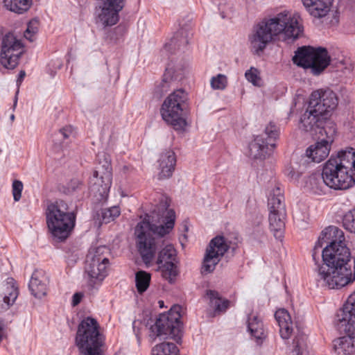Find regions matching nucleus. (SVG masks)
<instances>
[{"label": "nucleus", "instance_id": "nucleus-18", "mask_svg": "<svg viewBox=\"0 0 355 355\" xmlns=\"http://www.w3.org/2000/svg\"><path fill=\"white\" fill-rule=\"evenodd\" d=\"M317 103V107L319 113H322L327 116V114L334 110L338 105V100L335 92L330 89H318L313 91L309 97V101Z\"/></svg>", "mask_w": 355, "mask_h": 355}, {"label": "nucleus", "instance_id": "nucleus-16", "mask_svg": "<svg viewBox=\"0 0 355 355\" xmlns=\"http://www.w3.org/2000/svg\"><path fill=\"white\" fill-rule=\"evenodd\" d=\"M110 265L108 258L99 253L98 249L94 254L89 253L87 257L85 272L90 279V284L101 282L107 275Z\"/></svg>", "mask_w": 355, "mask_h": 355}, {"label": "nucleus", "instance_id": "nucleus-11", "mask_svg": "<svg viewBox=\"0 0 355 355\" xmlns=\"http://www.w3.org/2000/svg\"><path fill=\"white\" fill-rule=\"evenodd\" d=\"M112 183V168L110 162L105 160L95 168L90 178L89 187L92 192L99 195L100 200H106Z\"/></svg>", "mask_w": 355, "mask_h": 355}, {"label": "nucleus", "instance_id": "nucleus-17", "mask_svg": "<svg viewBox=\"0 0 355 355\" xmlns=\"http://www.w3.org/2000/svg\"><path fill=\"white\" fill-rule=\"evenodd\" d=\"M336 322L340 331L355 333V291L348 297L343 307L337 313Z\"/></svg>", "mask_w": 355, "mask_h": 355}, {"label": "nucleus", "instance_id": "nucleus-26", "mask_svg": "<svg viewBox=\"0 0 355 355\" xmlns=\"http://www.w3.org/2000/svg\"><path fill=\"white\" fill-rule=\"evenodd\" d=\"M248 329L257 343H261L266 337L262 321L258 316L250 314L248 318Z\"/></svg>", "mask_w": 355, "mask_h": 355}, {"label": "nucleus", "instance_id": "nucleus-49", "mask_svg": "<svg viewBox=\"0 0 355 355\" xmlns=\"http://www.w3.org/2000/svg\"><path fill=\"white\" fill-rule=\"evenodd\" d=\"M3 329H4V324L2 321H0V341L2 339Z\"/></svg>", "mask_w": 355, "mask_h": 355}, {"label": "nucleus", "instance_id": "nucleus-12", "mask_svg": "<svg viewBox=\"0 0 355 355\" xmlns=\"http://www.w3.org/2000/svg\"><path fill=\"white\" fill-rule=\"evenodd\" d=\"M336 125L329 122L321 131H324V136L317 135L318 140L315 145L311 146L306 151V155L314 162L323 161L329 154L331 144L336 135Z\"/></svg>", "mask_w": 355, "mask_h": 355}, {"label": "nucleus", "instance_id": "nucleus-22", "mask_svg": "<svg viewBox=\"0 0 355 355\" xmlns=\"http://www.w3.org/2000/svg\"><path fill=\"white\" fill-rule=\"evenodd\" d=\"M275 318L279 327V334L284 340L288 339L293 329L291 317L285 309H278L275 313Z\"/></svg>", "mask_w": 355, "mask_h": 355}, {"label": "nucleus", "instance_id": "nucleus-29", "mask_svg": "<svg viewBox=\"0 0 355 355\" xmlns=\"http://www.w3.org/2000/svg\"><path fill=\"white\" fill-rule=\"evenodd\" d=\"M207 295L210 299V302L215 307L216 312H225L230 306V300L220 297L217 291L209 290Z\"/></svg>", "mask_w": 355, "mask_h": 355}, {"label": "nucleus", "instance_id": "nucleus-21", "mask_svg": "<svg viewBox=\"0 0 355 355\" xmlns=\"http://www.w3.org/2000/svg\"><path fill=\"white\" fill-rule=\"evenodd\" d=\"M333 0H302L308 12L314 17L321 18L330 10Z\"/></svg>", "mask_w": 355, "mask_h": 355}, {"label": "nucleus", "instance_id": "nucleus-24", "mask_svg": "<svg viewBox=\"0 0 355 355\" xmlns=\"http://www.w3.org/2000/svg\"><path fill=\"white\" fill-rule=\"evenodd\" d=\"M284 212H270V230L277 239L282 240L284 237L285 223L284 221Z\"/></svg>", "mask_w": 355, "mask_h": 355}, {"label": "nucleus", "instance_id": "nucleus-1", "mask_svg": "<svg viewBox=\"0 0 355 355\" xmlns=\"http://www.w3.org/2000/svg\"><path fill=\"white\" fill-rule=\"evenodd\" d=\"M324 236L331 239L330 244L322 250L323 263L318 267L320 279L322 280L329 288H336L333 285L338 282L345 272L350 273L351 253L345 244L343 232L336 226H329L324 229Z\"/></svg>", "mask_w": 355, "mask_h": 355}, {"label": "nucleus", "instance_id": "nucleus-34", "mask_svg": "<svg viewBox=\"0 0 355 355\" xmlns=\"http://www.w3.org/2000/svg\"><path fill=\"white\" fill-rule=\"evenodd\" d=\"M153 355H179V349L174 343L164 342L153 348Z\"/></svg>", "mask_w": 355, "mask_h": 355}, {"label": "nucleus", "instance_id": "nucleus-2", "mask_svg": "<svg viewBox=\"0 0 355 355\" xmlns=\"http://www.w3.org/2000/svg\"><path fill=\"white\" fill-rule=\"evenodd\" d=\"M303 30L300 15L284 10L257 24L250 41L252 48L258 53L262 52L275 37L283 34L286 38L297 39L302 34Z\"/></svg>", "mask_w": 355, "mask_h": 355}, {"label": "nucleus", "instance_id": "nucleus-42", "mask_svg": "<svg viewBox=\"0 0 355 355\" xmlns=\"http://www.w3.org/2000/svg\"><path fill=\"white\" fill-rule=\"evenodd\" d=\"M38 21L37 20H31L27 25V28L24 32V37L29 41L34 40V36L37 32Z\"/></svg>", "mask_w": 355, "mask_h": 355}, {"label": "nucleus", "instance_id": "nucleus-43", "mask_svg": "<svg viewBox=\"0 0 355 355\" xmlns=\"http://www.w3.org/2000/svg\"><path fill=\"white\" fill-rule=\"evenodd\" d=\"M24 188L23 183L20 180H15L12 182V191L13 195V198L15 202H17L20 200L21 197V192Z\"/></svg>", "mask_w": 355, "mask_h": 355}, {"label": "nucleus", "instance_id": "nucleus-15", "mask_svg": "<svg viewBox=\"0 0 355 355\" xmlns=\"http://www.w3.org/2000/svg\"><path fill=\"white\" fill-rule=\"evenodd\" d=\"M317 107V103L313 99L309 101L306 111L302 114L300 118V128L306 132H310L313 135L324 136V131H321L326 127L329 122H333L331 120H327V116L322 113H319Z\"/></svg>", "mask_w": 355, "mask_h": 355}, {"label": "nucleus", "instance_id": "nucleus-10", "mask_svg": "<svg viewBox=\"0 0 355 355\" xmlns=\"http://www.w3.org/2000/svg\"><path fill=\"white\" fill-rule=\"evenodd\" d=\"M24 52V44L21 40L13 33H8L3 37L0 60L4 67L10 69H15L18 65L19 58Z\"/></svg>", "mask_w": 355, "mask_h": 355}, {"label": "nucleus", "instance_id": "nucleus-39", "mask_svg": "<svg viewBox=\"0 0 355 355\" xmlns=\"http://www.w3.org/2000/svg\"><path fill=\"white\" fill-rule=\"evenodd\" d=\"M121 214L119 207L114 206L102 210L101 215L103 223H108L119 217Z\"/></svg>", "mask_w": 355, "mask_h": 355}, {"label": "nucleus", "instance_id": "nucleus-3", "mask_svg": "<svg viewBox=\"0 0 355 355\" xmlns=\"http://www.w3.org/2000/svg\"><path fill=\"white\" fill-rule=\"evenodd\" d=\"M322 178L335 190H345L355 184V149L346 148L331 155L323 166Z\"/></svg>", "mask_w": 355, "mask_h": 355}, {"label": "nucleus", "instance_id": "nucleus-19", "mask_svg": "<svg viewBox=\"0 0 355 355\" xmlns=\"http://www.w3.org/2000/svg\"><path fill=\"white\" fill-rule=\"evenodd\" d=\"M49 279L42 270H35L32 274L28 287L35 297L42 298L47 294Z\"/></svg>", "mask_w": 355, "mask_h": 355}, {"label": "nucleus", "instance_id": "nucleus-13", "mask_svg": "<svg viewBox=\"0 0 355 355\" xmlns=\"http://www.w3.org/2000/svg\"><path fill=\"white\" fill-rule=\"evenodd\" d=\"M125 0H98L96 7V23L104 28L116 24L119 13L123 9Z\"/></svg>", "mask_w": 355, "mask_h": 355}, {"label": "nucleus", "instance_id": "nucleus-35", "mask_svg": "<svg viewBox=\"0 0 355 355\" xmlns=\"http://www.w3.org/2000/svg\"><path fill=\"white\" fill-rule=\"evenodd\" d=\"M176 250L172 245H166L159 253L157 264L160 265L168 261H176Z\"/></svg>", "mask_w": 355, "mask_h": 355}, {"label": "nucleus", "instance_id": "nucleus-46", "mask_svg": "<svg viewBox=\"0 0 355 355\" xmlns=\"http://www.w3.org/2000/svg\"><path fill=\"white\" fill-rule=\"evenodd\" d=\"M83 294L80 293H76L72 297V306H77L81 301L83 298Z\"/></svg>", "mask_w": 355, "mask_h": 355}, {"label": "nucleus", "instance_id": "nucleus-33", "mask_svg": "<svg viewBox=\"0 0 355 355\" xmlns=\"http://www.w3.org/2000/svg\"><path fill=\"white\" fill-rule=\"evenodd\" d=\"M6 286L7 291L3 297V302L9 306L12 305L17 298L19 291L13 278L7 279Z\"/></svg>", "mask_w": 355, "mask_h": 355}, {"label": "nucleus", "instance_id": "nucleus-38", "mask_svg": "<svg viewBox=\"0 0 355 355\" xmlns=\"http://www.w3.org/2000/svg\"><path fill=\"white\" fill-rule=\"evenodd\" d=\"M227 84V77L222 73L213 76L210 80L211 87L215 90H224Z\"/></svg>", "mask_w": 355, "mask_h": 355}, {"label": "nucleus", "instance_id": "nucleus-36", "mask_svg": "<svg viewBox=\"0 0 355 355\" xmlns=\"http://www.w3.org/2000/svg\"><path fill=\"white\" fill-rule=\"evenodd\" d=\"M306 336L297 330L293 340V355H302V351L306 346Z\"/></svg>", "mask_w": 355, "mask_h": 355}, {"label": "nucleus", "instance_id": "nucleus-47", "mask_svg": "<svg viewBox=\"0 0 355 355\" xmlns=\"http://www.w3.org/2000/svg\"><path fill=\"white\" fill-rule=\"evenodd\" d=\"M288 176L291 179L296 180L300 177V174L298 173H295L293 169H288Z\"/></svg>", "mask_w": 355, "mask_h": 355}, {"label": "nucleus", "instance_id": "nucleus-32", "mask_svg": "<svg viewBox=\"0 0 355 355\" xmlns=\"http://www.w3.org/2000/svg\"><path fill=\"white\" fill-rule=\"evenodd\" d=\"M151 275L144 270H139L135 274V285L139 293L142 294L149 287Z\"/></svg>", "mask_w": 355, "mask_h": 355}, {"label": "nucleus", "instance_id": "nucleus-5", "mask_svg": "<svg viewBox=\"0 0 355 355\" xmlns=\"http://www.w3.org/2000/svg\"><path fill=\"white\" fill-rule=\"evenodd\" d=\"M48 230L54 239L64 241L75 228L76 214L69 211L68 204L59 200L48 204L45 211Z\"/></svg>", "mask_w": 355, "mask_h": 355}, {"label": "nucleus", "instance_id": "nucleus-4", "mask_svg": "<svg viewBox=\"0 0 355 355\" xmlns=\"http://www.w3.org/2000/svg\"><path fill=\"white\" fill-rule=\"evenodd\" d=\"M166 209L162 216V224L157 225L144 220L137 224L135 228L137 247L144 261L147 265L152 262L157 250L155 236H164L173 228L175 213L173 209H168L169 203L165 199Z\"/></svg>", "mask_w": 355, "mask_h": 355}, {"label": "nucleus", "instance_id": "nucleus-52", "mask_svg": "<svg viewBox=\"0 0 355 355\" xmlns=\"http://www.w3.org/2000/svg\"><path fill=\"white\" fill-rule=\"evenodd\" d=\"M158 303H159V306H160L161 308L164 306V302H163V301L160 300V301H159V302H158Z\"/></svg>", "mask_w": 355, "mask_h": 355}, {"label": "nucleus", "instance_id": "nucleus-48", "mask_svg": "<svg viewBox=\"0 0 355 355\" xmlns=\"http://www.w3.org/2000/svg\"><path fill=\"white\" fill-rule=\"evenodd\" d=\"M26 76V73L24 71H21L18 75V78L17 80V85H20L21 82L23 81L24 77Z\"/></svg>", "mask_w": 355, "mask_h": 355}, {"label": "nucleus", "instance_id": "nucleus-23", "mask_svg": "<svg viewBox=\"0 0 355 355\" xmlns=\"http://www.w3.org/2000/svg\"><path fill=\"white\" fill-rule=\"evenodd\" d=\"M272 150L263 135L257 136L249 144V156L252 159H265Z\"/></svg>", "mask_w": 355, "mask_h": 355}, {"label": "nucleus", "instance_id": "nucleus-25", "mask_svg": "<svg viewBox=\"0 0 355 355\" xmlns=\"http://www.w3.org/2000/svg\"><path fill=\"white\" fill-rule=\"evenodd\" d=\"M284 196L279 186L272 188L268 194V205L270 212H284Z\"/></svg>", "mask_w": 355, "mask_h": 355}, {"label": "nucleus", "instance_id": "nucleus-45", "mask_svg": "<svg viewBox=\"0 0 355 355\" xmlns=\"http://www.w3.org/2000/svg\"><path fill=\"white\" fill-rule=\"evenodd\" d=\"M59 132L63 139H68L74 135V128L71 125H66L60 129Z\"/></svg>", "mask_w": 355, "mask_h": 355}, {"label": "nucleus", "instance_id": "nucleus-31", "mask_svg": "<svg viewBox=\"0 0 355 355\" xmlns=\"http://www.w3.org/2000/svg\"><path fill=\"white\" fill-rule=\"evenodd\" d=\"M162 276L169 282H172L178 275V269L175 261H168L166 263L158 265Z\"/></svg>", "mask_w": 355, "mask_h": 355}, {"label": "nucleus", "instance_id": "nucleus-8", "mask_svg": "<svg viewBox=\"0 0 355 355\" xmlns=\"http://www.w3.org/2000/svg\"><path fill=\"white\" fill-rule=\"evenodd\" d=\"M293 61L299 67L310 69L314 75H319L329 64L330 57L324 48L304 46L295 51Z\"/></svg>", "mask_w": 355, "mask_h": 355}, {"label": "nucleus", "instance_id": "nucleus-14", "mask_svg": "<svg viewBox=\"0 0 355 355\" xmlns=\"http://www.w3.org/2000/svg\"><path fill=\"white\" fill-rule=\"evenodd\" d=\"M230 247V243L223 236H216L213 238L206 250L202 266V272L209 273L214 271L216 266Z\"/></svg>", "mask_w": 355, "mask_h": 355}, {"label": "nucleus", "instance_id": "nucleus-27", "mask_svg": "<svg viewBox=\"0 0 355 355\" xmlns=\"http://www.w3.org/2000/svg\"><path fill=\"white\" fill-rule=\"evenodd\" d=\"M345 333L348 334V336L338 338L334 341V348L337 355H350L354 352L352 338L354 334Z\"/></svg>", "mask_w": 355, "mask_h": 355}, {"label": "nucleus", "instance_id": "nucleus-53", "mask_svg": "<svg viewBox=\"0 0 355 355\" xmlns=\"http://www.w3.org/2000/svg\"><path fill=\"white\" fill-rule=\"evenodd\" d=\"M14 117H15V116H14V115H12V116H11V119H14Z\"/></svg>", "mask_w": 355, "mask_h": 355}, {"label": "nucleus", "instance_id": "nucleus-28", "mask_svg": "<svg viewBox=\"0 0 355 355\" xmlns=\"http://www.w3.org/2000/svg\"><path fill=\"white\" fill-rule=\"evenodd\" d=\"M279 135V128L274 122H270L265 128L264 135H262L265 139V142L270 147V149H274L276 146L275 142Z\"/></svg>", "mask_w": 355, "mask_h": 355}, {"label": "nucleus", "instance_id": "nucleus-9", "mask_svg": "<svg viewBox=\"0 0 355 355\" xmlns=\"http://www.w3.org/2000/svg\"><path fill=\"white\" fill-rule=\"evenodd\" d=\"M180 310V306H173L167 313L160 314L155 325L150 328L153 335L168 336L180 343L182 336Z\"/></svg>", "mask_w": 355, "mask_h": 355}, {"label": "nucleus", "instance_id": "nucleus-37", "mask_svg": "<svg viewBox=\"0 0 355 355\" xmlns=\"http://www.w3.org/2000/svg\"><path fill=\"white\" fill-rule=\"evenodd\" d=\"M245 77L248 82L254 86L261 87L263 85L260 71L255 67H251L250 69L247 70L245 73Z\"/></svg>", "mask_w": 355, "mask_h": 355}, {"label": "nucleus", "instance_id": "nucleus-20", "mask_svg": "<svg viewBox=\"0 0 355 355\" xmlns=\"http://www.w3.org/2000/svg\"><path fill=\"white\" fill-rule=\"evenodd\" d=\"M160 172L159 179H165L170 178L176 164V157L175 153L172 150H166L163 152L158 160Z\"/></svg>", "mask_w": 355, "mask_h": 355}, {"label": "nucleus", "instance_id": "nucleus-44", "mask_svg": "<svg viewBox=\"0 0 355 355\" xmlns=\"http://www.w3.org/2000/svg\"><path fill=\"white\" fill-rule=\"evenodd\" d=\"M324 232V230H323L322 232L321 236L319 237L318 241L315 243V247L313 249V254H312L313 259L314 260H315V256L317 254V251L322 247L323 241L329 242V243L331 241V239L329 238V236H324L323 235Z\"/></svg>", "mask_w": 355, "mask_h": 355}, {"label": "nucleus", "instance_id": "nucleus-30", "mask_svg": "<svg viewBox=\"0 0 355 355\" xmlns=\"http://www.w3.org/2000/svg\"><path fill=\"white\" fill-rule=\"evenodd\" d=\"M3 3L7 9L20 14L28 10L31 0H3Z\"/></svg>", "mask_w": 355, "mask_h": 355}, {"label": "nucleus", "instance_id": "nucleus-51", "mask_svg": "<svg viewBox=\"0 0 355 355\" xmlns=\"http://www.w3.org/2000/svg\"><path fill=\"white\" fill-rule=\"evenodd\" d=\"M309 180H310V182L315 181L316 180V178L314 177V176H311V177L309 178Z\"/></svg>", "mask_w": 355, "mask_h": 355}, {"label": "nucleus", "instance_id": "nucleus-6", "mask_svg": "<svg viewBox=\"0 0 355 355\" xmlns=\"http://www.w3.org/2000/svg\"><path fill=\"white\" fill-rule=\"evenodd\" d=\"M105 336L98 321L86 317L79 323L76 336V345L81 355H103L102 347Z\"/></svg>", "mask_w": 355, "mask_h": 355}, {"label": "nucleus", "instance_id": "nucleus-50", "mask_svg": "<svg viewBox=\"0 0 355 355\" xmlns=\"http://www.w3.org/2000/svg\"><path fill=\"white\" fill-rule=\"evenodd\" d=\"M72 187V191H75L80 185V184L77 181H72L71 182Z\"/></svg>", "mask_w": 355, "mask_h": 355}, {"label": "nucleus", "instance_id": "nucleus-7", "mask_svg": "<svg viewBox=\"0 0 355 355\" xmlns=\"http://www.w3.org/2000/svg\"><path fill=\"white\" fill-rule=\"evenodd\" d=\"M187 111L188 96L187 92L182 89L169 94L160 108L162 119L176 130H183L186 127Z\"/></svg>", "mask_w": 355, "mask_h": 355}, {"label": "nucleus", "instance_id": "nucleus-40", "mask_svg": "<svg viewBox=\"0 0 355 355\" xmlns=\"http://www.w3.org/2000/svg\"><path fill=\"white\" fill-rule=\"evenodd\" d=\"M354 272L352 269V263H350V275L349 272H345L342 277L338 279V282H335V284L333 285L337 286L336 288H340L347 286L349 284L352 283L355 280V259H354Z\"/></svg>", "mask_w": 355, "mask_h": 355}, {"label": "nucleus", "instance_id": "nucleus-41", "mask_svg": "<svg viewBox=\"0 0 355 355\" xmlns=\"http://www.w3.org/2000/svg\"><path fill=\"white\" fill-rule=\"evenodd\" d=\"M343 224L347 231L355 233V208L345 214Z\"/></svg>", "mask_w": 355, "mask_h": 355}]
</instances>
